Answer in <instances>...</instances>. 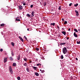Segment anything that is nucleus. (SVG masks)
Segmentation results:
<instances>
[{
	"mask_svg": "<svg viewBox=\"0 0 80 80\" xmlns=\"http://www.w3.org/2000/svg\"><path fill=\"white\" fill-rule=\"evenodd\" d=\"M19 38L20 39V36L19 37Z\"/></svg>",
	"mask_w": 80,
	"mask_h": 80,
	"instance_id": "53",
	"label": "nucleus"
},
{
	"mask_svg": "<svg viewBox=\"0 0 80 80\" xmlns=\"http://www.w3.org/2000/svg\"><path fill=\"white\" fill-rule=\"evenodd\" d=\"M58 46H59V44H58Z\"/></svg>",
	"mask_w": 80,
	"mask_h": 80,
	"instance_id": "57",
	"label": "nucleus"
},
{
	"mask_svg": "<svg viewBox=\"0 0 80 80\" xmlns=\"http://www.w3.org/2000/svg\"><path fill=\"white\" fill-rule=\"evenodd\" d=\"M12 65L13 66H14V67H15V66H16V63H13Z\"/></svg>",
	"mask_w": 80,
	"mask_h": 80,
	"instance_id": "18",
	"label": "nucleus"
},
{
	"mask_svg": "<svg viewBox=\"0 0 80 80\" xmlns=\"http://www.w3.org/2000/svg\"><path fill=\"white\" fill-rule=\"evenodd\" d=\"M7 62V58H4V63H6Z\"/></svg>",
	"mask_w": 80,
	"mask_h": 80,
	"instance_id": "3",
	"label": "nucleus"
},
{
	"mask_svg": "<svg viewBox=\"0 0 80 80\" xmlns=\"http://www.w3.org/2000/svg\"><path fill=\"white\" fill-rule=\"evenodd\" d=\"M74 37H78L77 35L76 34V32H74Z\"/></svg>",
	"mask_w": 80,
	"mask_h": 80,
	"instance_id": "6",
	"label": "nucleus"
},
{
	"mask_svg": "<svg viewBox=\"0 0 80 80\" xmlns=\"http://www.w3.org/2000/svg\"><path fill=\"white\" fill-rule=\"evenodd\" d=\"M62 33L63 34V35H66V32H65V31L62 32Z\"/></svg>",
	"mask_w": 80,
	"mask_h": 80,
	"instance_id": "7",
	"label": "nucleus"
},
{
	"mask_svg": "<svg viewBox=\"0 0 80 80\" xmlns=\"http://www.w3.org/2000/svg\"><path fill=\"white\" fill-rule=\"evenodd\" d=\"M76 16H78L79 15V13H77V14H76Z\"/></svg>",
	"mask_w": 80,
	"mask_h": 80,
	"instance_id": "39",
	"label": "nucleus"
},
{
	"mask_svg": "<svg viewBox=\"0 0 80 80\" xmlns=\"http://www.w3.org/2000/svg\"><path fill=\"white\" fill-rule=\"evenodd\" d=\"M9 59L11 60V61H12L13 60V58H12V57H9Z\"/></svg>",
	"mask_w": 80,
	"mask_h": 80,
	"instance_id": "11",
	"label": "nucleus"
},
{
	"mask_svg": "<svg viewBox=\"0 0 80 80\" xmlns=\"http://www.w3.org/2000/svg\"><path fill=\"white\" fill-rule=\"evenodd\" d=\"M24 37L25 38V40H27V37H26V36H24Z\"/></svg>",
	"mask_w": 80,
	"mask_h": 80,
	"instance_id": "30",
	"label": "nucleus"
},
{
	"mask_svg": "<svg viewBox=\"0 0 80 80\" xmlns=\"http://www.w3.org/2000/svg\"><path fill=\"white\" fill-rule=\"evenodd\" d=\"M68 55H69V53H67L65 55V56L66 57H68Z\"/></svg>",
	"mask_w": 80,
	"mask_h": 80,
	"instance_id": "21",
	"label": "nucleus"
},
{
	"mask_svg": "<svg viewBox=\"0 0 80 80\" xmlns=\"http://www.w3.org/2000/svg\"><path fill=\"white\" fill-rule=\"evenodd\" d=\"M9 70L10 71V73H11L12 74H13V71H12V67H11V66L9 67Z\"/></svg>",
	"mask_w": 80,
	"mask_h": 80,
	"instance_id": "2",
	"label": "nucleus"
},
{
	"mask_svg": "<svg viewBox=\"0 0 80 80\" xmlns=\"http://www.w3.org/2000/svg\"><path fill=\"white\" fill-rule=\"evenodd\" d=\"M77 44H80V41H77Z\"/></svg>",
	"mask_w": 80,
	"mask_h": 80,
	"instance_id": "27",
	"label": "nucleus"
},
{
	"mask_svg": "<svg viewBox=\"0 0 80 80\" xmlns=\"http://www.w3.org/2000/svg\"><path fill=\"white\" fill-rule=\"evenodd\" d=\"M0 26H1V27H3V26H4V24H2L0 25Z\"/></svg>",
	"mask_w": 80,
	"mask_h": 80,
	"instance_id": "28",
	"label": "nucleus"
},
{
	"mask_svg": "<svg viewBox=\"0 0 80 80\" xmlns=\"http://www.w3.org/2000/svg\"><path fill=\"white\" fill-rule=\"evenodd\" d=\"M36 50L37 51H39V48H36Z\"/></svg>",
	"mask_w": 80,
	"mask_h": 80,
	"instance_id": "32",
	"label": "nucleus"
},
{
	"mask_svg": "<svg viewBox=\"0 0 80 80\" xmlns=\"http://www.w3.org/2000/svg\"><path fill=\"white\" fill-rule=\"evenodd\" d=\"M28 2H29V0H28Z\"/></svg>",
	"mask_w": 80,
	"mask_h": 80,
	"instance_id": "54",
	"label": "nucleus"
},
{
	"mask_svg": "<svg viewBox=\"0 0 80 80\" xmlns=\"http://www.w3.org/2000/svg\"><path fill=\"white\" fill-rule=\"evenodd\" d=\"M33 69H34L35 70H37V67H33Z\"/></svg>",
	"mask_w": 80,
	"mask_h": 80,
	"instance_id": "16",
	"label": "nucleus"
},
{
	"mask_svg": "<svg viewBox=\"0 0 80 80\" xmlns=\"http://www.w3.org/2000/svg\"><path fill=\"white\" fill-rule=\"evenodd\" d=\"M62 52L64 54H66V53L67 52V49L65 47H64L62 49Z\"/></svg>",
	"mask_w": 80,
	"mask_h": 80,
	"instance_id": "1",
	"label": "nucleus"
},
{
	"mask_svg": "<svg viewBox=\"0 0 80 80\" xmlns=\"http://www.w3.org/2000/svg\"><path fill=\"white\" fill-rule=\"evenodd\" d=\"M58 10H61V9H62L61 8V6H59V8H58Z\"/></svg>",
	"mask_w": 80,
	"mask_h": 80,
	"instance_id": "31",
	"label": "nucleus"
},
{
	"mask_svg": "<svg viewBox=\"0 0 80 80\" xmlns=\"http://www.w3.org/2000/svg\"><path fill=\"white\" fill-rule=\"evenodd\" d=\"M62 21H64V18H62Z\"/></svg>",
	"mask_w": 80,
	"mask_h": 80,
	"instance_id": "48",
	"label": "nucleus"
},
{
	"mask_svg": "<svg viewBox=\"0 0 80 80\" xmlns=\"http://www.w3.org/2000/svg\"><path fill=\"white\" fill-rule=\"evenodd\" d=\"M2 35H3V33H2Z\"/></svg>",
	"mask_w": 80,
	"mask_h": 80,
	"instance_id": "56",
	"label": "nucleus"
},
{
	"mask_svg": "<svg viewBox=\"0 0 80 80\" xmlns=\"http://www.w3.org/2000/svg\"><path fill=\"white\" fill-rule=\"evenodd\" d=\"M27 30H28V31H29V28H28V29H27Z\"/></svg>",
	"mask_w": 80,
	"mask_h": 80,
	"instance_id": "52",
	"label": "nucleus"
},
{
	"mask_svg": "<svg viewBox=\"0 0 80 80\" xmlns=\"http://www.w3.org/2000/svg\"><path fill=\"white\" fill-rule=\"evenodd\" d=\"M20 40H21V41H22V42H23V39L22 38H20Z\"/></svg>",
	"mask_w": 80,
	"mask_h": 80,
	"instance_id": "20",
	"label": "nucleus"
},
{
	"mask_svg": "<svg viewBox=\"0 0 80 80\" xmlns=\"http://www.w3.org/2000/svg\"><path fill=\"white\" fill-rule=\"evenodd\" d=\"M27 16L28 17H30V15L29 14H27Z\"/></svg>",
	"mask_w": 80,
	"mask_h": 80,
	"instance_id": "19",
	"label": "nucleus"
},
{
	"mask_svg": "<svg viewBox=\"0 0 80 80\" xmlns=\"http://www.w3.org/2000/svg\"><path fill=\"white\" fill-rule=\"evenodd\" d=\"M74 30L76 32H78V30L76 29H74Z\"/></svg>",
	"mask_w": 80,
	"mask_h": 80,
	"instance_id": "23",
	"label": "nucleus"
},
{
	"mask_svg": "<svg viewBox=\"0 0 80 80\" xmlns=\"http://www.w3.org/2000/svg\"><path fill=\"white\" fill-rule=\"evenodd\" d=\"M41 58L42 59V60H44L45 59V58Z\"/></svg>",
	"mask_w": 80,
	"mask_h": 80,
	"instance_id": "45",
	"label": "nucleus"
},
{
	"mask_svg": "<svg viewBox=\"0 0 80 80\" xmlns=\"http://www.w3.org/2000/svg\"><path fill=\"white\" fill-rule=\"evenodd\" d=\"M61 59H63V56L62 55L61 57Z\"/></svg>",
	"mask_w": 80,
	"mask_h": 80,
	"instance_id": "22",
	"label": "nucleus"
},
{
	"mask_svg": "<svg viewBox=\"0 0 80 80\" xmlns=\"http://www.w3.org/2000/svg\"><path fill=\"white\" fill-rule=\"evenodd\" d=\"M37 66H41V64L38 63L37 64Z\"/></svg>",
	"mask_w": 80,
	"mask_h": 80,
	"instance_id": "25",
	"label": "nucleus"
},
{
	"mask_svg": "<svg viewBox=\"0 0 80 80\" xmlns=\"http://www.w3.org/2000/svg\"><path fill=\"white\" fill-rule=\"evenodd\" d=\"M16 22H17V21H18V22H20V18L18 17L16 18Z\"/></svg>",
	"mask_w": 80,
	"mask_h": 80,
	"instance_id": "5",
	"label": "nucleus"
},
{
	"mask_svg": "<svg viewBox=\"0 0 80 80\" xmlns=\"http://www.w3.org/2000/svg\"><path fill=\"white\" fill-rule=\"evenodd\" d=\"M67 21H65L64 23V24H67Z\"/></svg>",
	"mask_w": 80,
	"mask_h": 80,
	"instance_id": "35",
	"label": "nucleus"
},
{
	"mask_svg": "<svg viewBox=\"0 0 80 80\" xmlns=\"http://www.w3.org/2000/svg\"><path fill=\"white\" fill-rule=\"evenodd\" d=\"M72 3H71L69 4V6L71 7V6H72Z\"/></svg>",
	"mask_w": 80,
	"mask_h": 80,
	"instance_id": "38",
	"label": "nucleus"
},
{
	"mask_svg": "<svg viewBox=\"0 0 80 80\" xmlns=\"http://www.w3.org/2000/svg\"><path fill=\"white\" fill-rule=\"evenodd\" d=\"M40 71L41 72H42V69H40Z\"/></svg>",
	"mask_w": 80,
	"mask_h": 80,
	"instance_id": "51",
	"label": "nucleus"
},
{
	"mask_svg": "<svg viewBox=\"0 0 80 80\" xmlns=\"http://www.w3.org/2000/svg\"><path fill=\"white\" fill-rule=\"evenodd\" d=\"M55 23H51V25H53V26H55Z\"/></svg>",
	"mask_w": 80,
	"mask_h": 80,
	"instance_id": "14",
	"label": "nucleus"
},
{
	"mask_svg": "<svg viewBox=\"0 0 80 80\" xmlns=\"http://www.w3.org/2000/svg\"><path fill=\"white\" fill-rule=\"evenodd\" d=\"M76 60H77V61H78V58H76Z\"/></svg>",
	"mask_w": 80,
	"mask_h": 80,
	"instance_id": "46",
	"label": "nucleus"
},
{
	"mask_svg": "<svg viewBox=\"0 0 80 80\" xmlns=\"http://www.w3.org/2000/svg\"><path fill=\"white\" fill-rule=\"evenodd\" d=\"M65 44H66V42H62V43H61V45H65Z\"/></svg>",
	"mask_w": 80,
	"mask_h": 80,
	"instance_id": "15",
	"label": "nucleus"
},
{
	"mask_svg": "<svg viewBox=\"0 0 80 80\" xmlns=\"http://www.w3.org/2000/svg\"><path fill=\"white\" fill-rule=\"evenodd\" d=\"M35 74L36 76H39V74L37 72H35Z\"/></svg>",
	"mask_w": 80,
	"mask_h": 80,
	"instance_id": "9",
	"label": "nucleus"
},
{
	"mask_svg": "<svg viewBox=\"0 0 80 80\" xmlns=\"http://www.w3.org/2000/svg\"><path fill=\"white\" fill-rule=\"evenodd\" d=\"M11 45L12 46V47H14V43L13 42H12Z\"/></svg>",
	"mask_w": 80,
	"mask_h": 80,
	"instance_id": "24",
	"label": "nucleus"
},
{
	"mask_svg": "<svg viewBox=\"0 0 80 80\" xmlns=\"http://www.w3.org/2000/svg\"><path fill=\"white\" fill-rule=\"evenodd\" d=\"M70 30H71L70 28H69L68 29V30L69 31H70Z\"/></svg>",
	"mask_w": 80,
	"mask_h": 80,
	"instance_id": "49",
	"label": "nucleus"
},
{
	"mask_svg": "<svg viewBox=\"0 0 80 80\" xmlns=\"http://www.w3.org/2000/svg\"><path fill=\"white\" fill-rule=\"evenodd\" d=\"M33 7V5H31L30 6L31 8H32Z\"/></svg>",
	"mask_w": 80,
	"mask_h": 80,
	"instance_id": "37",
	"label": "nucleus"
},
{
	"mask_svg": "<svg viewBox=\"0 0 80 80\" xmlns=\"http://www.w3.org/2000/svg\"><path fill=\"white\" fill-rule=\"evenodd\" d=\"M26 70L28 72H30V69L28 68H26Z\"/></svg>",
	"mask_w": 80,
	"mask_h": 80,
	"instance_id": "8",
	"label": "nucleus"
},
{
	"mask_svg": "<svg viewBox=\"0 0 80 80\" xmlns=\"http://www.w3.org/2000/svg\"><path fill=\"white\" fill-rule=\"evenodd\" d=\"M44 6H46V5H47V3H46V2H45L44 3Z\"/></svg>",
	"mask_w": 80,
	"mask_h": 80,
	"instance_id": "41",
	"label": "nucleus"
},
{
	"mask_svg": "<svg viewBox=\"0 0 80 80\" xmlns=\"http://www.w3.org/2000/svg\"><path fill=\"white\" fill-rule=\"evenodd\" d=\"M25 5H26V4H25V3H23V5L25 6Z\"/></svg>",
	"mask_w": 80,
	"mask_h": 80,
	"instance_id": "47",
	"label": "nucleus"
},
{
	"mask_svg": "<svg viewBox=\"0 0 80 80\" xmlns=\"http://www.w3.org/2000/svg\"><path fill=\"white\" fill-rule=\"evenodd\" d=\"M18 9H19V10H20V6H19V8H18Z\"/></svg>",
	"mask_w": 80,
	"mask_h": 80,
	"instance_id": "40",
	"label": "nucleus"
},
{
	"mask_svg": "<svg viewBox=\"0 0 80 80\" xmlns=\"http://www.w3.org/2000/svg\"><path fill=\"white\" fill-rule=\"evenodd\" d=\"M18 80H20V77H17V78Z\"/></svg>",
	"mask_w": 80,
	"mask_h": 80,
	"instance_id": "26",
	"label": "nucleus"
},
{
	"mask_svg": "<svg viewBox=\"0 0 80 80\" xmlns=\"http://www.w3.org/2000/svg\"><path fill=\"white\" fill-rule=\"evenodd\" d=\"M24 61H25V62H27V61L28 60L27 58H24Z\"/></svg>",
	"mask_w": 80,
	"mask_h": 80,
	"instance_id": "12",
	"label": "nucleus"
},
{
	"mask_svg": "<svg viewBox=\"0 0 80 80\" xmlns=\"http://www.w3.org/2000/svg\"><path fill=\"white\" fill-rule=\"evenodd\" d=\"M2 35H3V33H2Z\"/></svg>",
	"mask_w": 80,
	"mask_h": 80,
	"instance_id": "55",
	"label": "nucleus"
},
{
	"mask_svg": "<svg viewBox=\"0 0 80 80\" xmlns=\"http://www.w3.org/2000/svg\"><path fill=\"white\" fill-rule=\"evenodd\" d=\"M78 4L77 3V4H74V6H75V7H77V6H78Z\"/></svg>",
	"mask_w": 80,
	"mask_h": 80,
	"instance_id": "17",
	"label": "nucleus"
},
{
	"mask_svg": "<svg viewBox=\"0 0 80 80\" xmlns=\"http://www.w3.org/2000/svg\"><path fill=\"white\" fill-rule=\"evenodd\" d=\"M57 28L59 30H60V27H59V26H57Z\"/></svg>",
	"mask_w": 80,
	"mask_h": 80,
	"instance_id": "33",
	"label": "nucleus"
},
{
	"mask_svg": "<svg viewBox=\"0 0 80 80\" xmlns=\"http://www.w3.org/2000/svg\"><path fill=\"white\" fill-rule=\"evenodd\" d=\"M68 39H69V37H68L67 38V40H68Z\"/></svg>",
	"mask_w": 80,
	"mask_h": 80,
	"instance_id": "50",
	"label": "nucleus"
},
{
	"mask_svg": "<svg viewBox=\"0 0 80 80\" xmlns=\"http://www.w3.org/2000/svg\"><path fill=\"white\" fill-rule=\"evenodd\" d=\"M20 9L21 10L23 9V7L22 6H20Z\"/></svg>",
	"mask_w": 80,
	"mask_h": 80,
	"instance_id": "34",
	"label": "nucleus"
},
{
	"mask_svg": "<svg viewBox=\"0 0 80 80\" xmlns=\"http://www.w3.org/2000/svg\"><path fill=\"white\" fill-rule=\"evenodd\" d=\"M37 61H38V59H36L35 62H37Z\"/></svg>",
	"mask_w": 80,
	"mask_h": 80,
	"instance_id": "43",
	"label": "nucleus"
},
{
	"mask_svg": "<svg viewBox=\"0 0 80 80\" xmlns=\"http://www.w3.org/2000/svg\"><path fill=\"white\" fill-rule=\"evenodd\" d=\"M20 59V55H19L18 57V60H19Z\"/></svg>",
	"mask_w": 80,
	"mask_h": 80,
	"instance_id": "10",
	"label": "nucleus"
},
{
	"mask_svg": "<svg viewBox=\"0 0 80 80\" xmlns=\"http://www.w3.org/2000/svg\"><path fill=\"white\" fill-rule=\"evenodd\" d=\"M44 72H45V70H42V72H41V73H44Z\"/></svg>",
	"mask_w": 80,
	"mask_h": 80,
	"instance_id": "42",
	"label": "nucleus"
},
{
	"mask_svg": "<svg viewBox=\"0 0 80 80\" xmlns=\"http://www.w3.org/2000/svg\"><path fill=\"white\" fill-rule=\"evenodd\" d=\"M3 51V49H0V52H2Z\"/></svg>",
	"mask_w": 80,
	"mask_h": 80,
	"instance_id": "44",
	"label": "nucleus"
},
{
	"mask_svg": "<svg viewBox=\"0 0 80 80\" xmlns=\"http://www.w3.org/2000/svg\"><path fill=\"white\" fill-rule=\"evenodd\" d=\"M23 65H24V66H25V67H27V65H28L27 63L25 62L23 64Z\"/></svg>",
	"mask_w": 80,
	"mask_h": 80,
	"instance_id": "13",
	"label": "nucleus"
},
{
	"mask_svg": "<svg viewBox=\"0 0 80 80\" xmlns=\"http://www.w3.org/2000/svg\"><path fill=\"white\" fill-rule=\"evenodd\" d=\"M75 12H76V13H78V11H77V10H75Z\"/></svg>",
	"mask_w": 80,
	"mask_h": 80,
	"instance_id": "36",
	"label": "nucleus"
},
{
	"mask_svg": "<svg viewBox=\"0 0 80 80\" xmlns=\"http://www.w3.org/2000/svg\"><path fill=\"white\" fill-rule=\"evenodd\" d=\"M35 14V12L34 11H32V12L31 14V17H34V14Z\"/></svg>",
	"mask_w": 80,
	"mask_h": 80,
	"instance_id": "4",
	"label": "nucleus"
},
{
	"mask_svg": "<svg viewBox=\"0 0 80 80\" xmlns=\"http://www.w3.org/2000/svg\"><path fill=\"white\" fill-rule=\"evenodd\" d=\"M12 57H13V56H14V53H13L12 52Z\"/></svg>",
	"mask_w": 80,
	"mask_h": 80,
	"instance_id": "29",
	"label": "nucleus"
}]
</instances>
